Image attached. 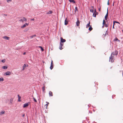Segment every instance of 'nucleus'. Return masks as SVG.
<instances>
[{
	"label": "nucleus",
	"mask_w": 123,
	"mask_h": 123,
	"mask_svg": "<svg viewBox=\"0 0 123 123\" xmlns=\"http://www.w3.org/2000/svg\"><path fill=\"white\" fill-rule=\"evenodd\" d=\"M104 25L105 26V27H107L108 26V25L107 24H106L105 22Z\"/></svg>",
	"instance_id": "28"
},
{
	"label": "nucleus",
	"mask_w": 123,
	"mask_h": 123,
	"mask_svg": "<svg viewBox=\"0 0 123 123\" xmlns=\"http://www.w3.org/2000/svg\"><path fill=\"white\" fill-rule=\"evenodd\" d=\"M46 102L47 103L45 105L48 106V105H49V102Z\"/></svg>",
	"instance_id": "39"
},
{
	"label": "nucleus",
	"mask_w": 123,
	"mask_h": 123,
	"mask_svg": "<svg viewBox=\"0 0 123 123\" xmlns=\"http://www.w3.org/2000/svg\"><path fill=\"white\" fill-rule=\"evenodd\" d=\"M28 65L27 64H25L23 66V68L25 69L26 67H28Z\"/></svg>",
	"instance_id": "11"
},
{
	"label": "nucleus",
	"mask_w": 123,
	"mask_h": 123,
	"mask_svg": "<svg viewBox=\"0 0 123 123\" xmlns=\"http://www.w3.org/2000/svg\"><path fill=\"white\" fill-rule=\"evenodd\" d=\"M117 41L118 42H120V40L118 39L117 40Z\"/></svg>",
	"instance_id": "47"
},
{
	"label": "nucleus",
	"mask_w": 123,
	"mask_h": 123,
	"mask_svg": "<svg viewBox=\"0 0 123 123\" xmlns=\"http://www.w3.org/2000/svg\"><path fill=\"white\" fill-rule=\"evenodd\" d=\"M36 36V35L35 34H34V35L30 36V37L31 38H32L33 37H35Z\"/></svg>",
	"instance_id": "25"
},
{
	"label": "nucleus",
	"mask_w": 123,
	"mask_h": 123,
	"mask_svg": "<svg viewBox=\"0 0 123 123\" xmlns=\"http://www.w3.org/2000/svg\"><path fill=\"white\" fill-rule=\"evenodd\" d=\"M114 21V22H115V23H117L118 24H120V23L119 22L116 21Z\"/></svg>",
	"instance_id": "41"
},
{
	"label": "nucleus",
	"mask_w": 123,
	"mask_h": 123,
	"mask_svg": "<svg viewBox=\"0 0 123 123\" xmlns=\"http://www.w3.org/2000/svg\"><path fill=\"white\" fill-rule=\"evenodd\" d=\"M114 2L113 3V6H114Z\"/></svg>",
	"instance_id": "61"
},
{
	"label": "nucleus",
	"mask_w": 123,
	"mask_h": 123,
	"mask_svg": "<svg viewBox=\"0 0 123 123\" xmlns=\"http://www.w3.org/2000/svg\"><path fill=\"white\" fill-rule=\"evenodd\" d=\"M77 20L76 22V26H79L80 22L79 20L78 19V18H77Z\"/></svg>",
	"instance_id": "7"
},
{
	"label": "nucleus",
	"mask_w": 123,
	"mask_h": 123,
	"mask_svg": "<svg viewBox=\"0 0 123 123\" xmlns=\"http://www.w3.org/2000/svg\"><path fill=\"white\" fill-rule=\"evenodd\" d=\"M109 0H108V2H107V5H109V4H109Z\"/></svg>",
	"instance_id": "42"
},
{
	"label": "nucleus",
	"mask_w": 123,
	"mask_h": 123,
	"mask_svg": "<svg viewBox=\"0 0 123 123\" xmlns=\"http://www.w3.org/2000/svg\"><path fill=\"white\" fill-rule=\"evenodd\" d=\"M122 76H123V72L122 73Z\"/></svg>",
	"instance_id": "62"
},
{
	"label": "nucleus",
	"mask_w": 123,
	"mask_h": 123,
	"mask_svg": "<svg viewBox=\"0 0 123 123\" xmlns=\"http://www.w3.org/2000/svg\"><path fill=\"white\" fill-rule=\"evenodd\" d=\"M49 96H53V93L52 92L50 91L49 92Z\"/></svg>",
	"instance_id": "12"
},
{
	"label": "nucleus",
	"mask_w": 123,
	"mask_h": 123,
	"mask_svg": "<svg viewBox=\"0 0 123 123\" xmlns=\"http://www.w3.org/2000/svg\"><path fill=\"white\" fill-rule=\"evenodd\" d=\"M39 48H40L41 49V50L42 51H43L44 50V49H43V48L41 46H39Z\"/></svg>",
	"instance_id": "22"
},
{
	"label": "nucleus",
	"mask_w": 123,
	"mask_h": 123,
	"mask_svg": "<svg viewBox=\"0 0 123 123\" xmlns=\"http://www.w3.org/2000/svg\"><path fill=\"white\" fill-rule=\"evenodd\" d=\"M27 20V19L25 18V17H23V19H20V20H19V21H22V22H23L24 21H26Z\"/></svg>",
	"instance_id": "5"
},
{
	"label": "nucleus",
	"mask_w": 123,
	"mask_h": 123,
	"mask_svg": "<svg viewBox=\"0 0 123 123\" xmlns=\"http://www.w3.org/2000/svg\"><path fill=\"white\" fill-rule=\"evenodd\" d=\"M122 32H123V30H122Z\"/></svg>",
	"instance_id": "63"
},
{
	"label": "nucleus",
	"mask_w": 123,
	"mask_h": 123,
	"mask_svg": "<svg viewBox=\"0 0 123 123\" xmlns=\"http://www.w3.org/2000/svg\"><path fill=\"white\" fill-rule=\"evenodd\" d=\"M18 102H21V100L20 99H18Z\"/></svg>",
	"instance_id": "45"
},
{
	"label": "nucleus",
	"mask_w": 123,
	"mask_h": 123,
	"mask_svg": "<svg viewBox=\"0 0 123 123\" xmlns=\"http://www.w3.org/2000/svg\"><path fill=\"white\" fill-rule=\"evenodd\" d=\"M31 21H34V18H32L31 19Z\"/></svg>",
	"instance_id": "44"
},
{
	"label": "nucleus",
	"mask_w": 123,
	"mask_h": 123,
	"mask_svg": "<svg viewBox=\"0 0 123 123\" xmlns=\"http://www.w3.org/2000/svg\"><path fill=\"white\" fill-rule=\"evenodd\" d=\"M92 29V26L91 25L89 27V28L88 29V30L90 31H91Z\"/></svg>",
	"instance_id": "21"
},
{
	"label": "nucleus",
	"mask_w": 123,
	"mask_h": 123,
	"mask_svg": "<svg viewBox=\"0 0 123 123\" xmlns=\"http://www.w3.org/2000/svg\"><path fill=\"white\" fill-rule=\"evenodd\" d=\"M105 20L104 19L103 21L102 24L103 25V26H102V28H103L104 27V25H105Z\"/></svg>",
	"instance_id": "18"
},
{
	"label": "nucleus",
	"mask_w": 123,
	"mask_h": 123,
	"mask_svg": "<svg viewBox=\"0 0 123 123\" xmlns=\"http://www.w3.org/2000/svg\"><path fill=\"white\" fill-rule=\"evenodd\" d=\"M69 1L70 2H72L74 3L75 4L76 3L75 1L74 0H69Z\"/></svg>",
	"instance_id": "13"
},
{
	"label": "nucleus",
	"mask_w": 123,
	"mask_h": 123,
	"mask_svg": "<svg viewBox=\"0 0 123 123\" xmlns=\"http://www.w3.org/2000/svg\"><path fill=\"white\" fill-rule=\"evenodd\" d=\"M53 12L51 11H49V12H47V14H51Z\"/></svg>",
	"instance_id": "16"
},
{
	"label": "nucleus",
	"mask_w": 123,
	"mask_h": 123,
	"mask_svg": "<svg viewBox=\"0 0 123 123\" xmlns=\"http://www.w3.org/2000/svg\"><path fill=\"white\" fill-rule=\"evenodd\" d=\"M66 40L65 39H63L62 37L60 38V42L62 43H63L65 42Z\"/></svg>",
	"instance_id": "4"
},
{
	"label": "nucleus",
	"mask_w": 123,
	"mask_h": 123,
	"mask_svg": "<svg viewBox=\"0 0 123 123\" xmlns=\"http://www.w3.org/2000/svg\"><path fill=\"white\" fill-rule=\"evenodd\" d=\"M25 123V122H23V123Z\"/></svg>",
	"instance_id": "64"
},
{
	"label": "nucleus",
	"mask_w": 123,
	"mask_h": 123,
	"mask_svg": "<svg viewBox=\"0 0 123 123\" xmlns=\"http://www.w3.org/2000/svg\"><path fill=\"white\" fill-rule=\"evenodd\" d=\"M118 39L116 37L115 38V39H114V41H117V40Z\"/></svg>",
	"instance_id": "31"
},
{
	"label": "nucleus",
	"mask_w": 123,
	"mask_h": 123,
	"mask_svg": "<svg viewBox=\"0 0 123 123\" xmlns=\"http://www.w3.org/2000/svg\"><path fill=\"white\" fill-rule=\"evenodd\" d=\"M5 111H1L0 112V115H1L2 114H5Z\"/></svg>",
	"instance_id": "20"
},
{
	"label": "nucleus",
	"mask_w": 123,
	"mask_h": 123,
	"mask_svg": "<svg viewBox=\"0 0 123 123\" xmlns=\"http://www.w3.org/2000/svg\"><path fill=\"white\" fill-rule=\"evenodd\" d=\"M13 101V98H11L10 99V103L12 104Z\"/></svg>",
	"instance_id": "24"
},
{
	"label": "nucleus",
	"mask_w": 123,
	"mask_h": 123,
	"mask_svg": "<svg viewBox=\"0 0 123 123\" xmlns=\"http://www.w3.org/2000/svg\"><path fill=\"white\" fill-rule=\"evenodd\" d=\"M95 13L96 15H98V13L97 12H96V13Z\"/></svg>",
	"instance_id": "55"
},
{
	"label": "nucleus",
	"mask_w": 123,
	"mask_h": 123,
	"mask_svg": "<svg viewBox=\"0 0 123 123\" xmlns=\"http://www.w3.org/2000/svg\"><path fill=\"white\" fill-rule=\"evenodd\" d=\"M53 67H54V64L51 65V64L50 67V69L51 70H52L53 68Z\"/></svg>",
	"instance_id": "19"
},
{
	"label": "nucleus",
	"mask_w": 123,
	"mask_h": 123,
	"mask_svg": "<svg viewBox=\"0 0 123 123\" xmlns=\"http://www.w3.org/2000/svg\"><path fill=\"white\" fill-rule=\"evenodd\" d=\"M114 55V52H112L111 54V55L109 58V61H110L111 60V62H114V60L113 59V58L114 57V56H112V55Z\"/></svg>",
	"instance_id": "1"
},
{
	"label": "nucleus",
	"mask_w": 123,
	"mask_h": 123,
	"mask_svg": "<svg viewBox=\"0 0 123 123\" xmlns=\"http://www.w3.org/2000/svg\"><path fill=\"white\" fill-rule=\"evenodd\" d=\"M115 23L114 22V21H113V25H115Z\"/></svg>",
	"instance_id": "48"
},
{
	"label": "nucleus",
	"mask_w": 123,
	"mask_h": 123,
	"mask_svg": "<svg viewBox=\"0 0 123 123\" xmlns=\"http://www.w3.org/2000/svg\"><path fill=\"white\" fill-rule=\"evenodd\" d=\"M1 61L3 63H4L6 61V60L5 59H4L1 60Z\"/></svg>",
	"instance_id": "27"
},
{
	"label": "nucleus",
	"mask_w": 123,
	"mask_h": 123,
	"mask_svg": "<svg viewBox=\"0 0 123 123\" xmlns=\"http://www.w3.org/2000/svg\"><path fill=\"white\" fill-rule=\"evenodd\" d=\"M108 29H107V30L106 31V32H105V33L106 34V33H107V32H108Z\"/></svg>",
	"instance_id": "49"
},
{
	"label": "nucleus",
	"mask_w": 123,
	"mask_h": 123,
	"mask_svg": "<svg viewBox=\"0 0 123 123\" xmlns=\"http://www.w3.org/2000/svg\"><path fill=\"white\" fill-rule=\"evenodd\" d=\"M91 104H89L88 105V108L90 107V105L91 106Z\"/></svg>",
	"instance_id": "50"
},
{
	"label": "nucleus",
	"mask_w": 123,
	"mask_h": 123,
	"mask_svg": "<svg viewBox=\"0 0 123 123\" xmlns=\"http://www.w3.org/2000/svg\"><path fill=\"white\" fill-rule=\"evenodd\" d=\"M108 9H107V13L105 15V20H106L108 18Z\"/></svg>",
	"instance_id": "9"
},
{
	"label": "nucleus",
	"mask_w": 123,
	"mask_h": 123,
	"mask_svg": "<svg viewBox=\"0 0 123 123\" xmlns=\"http://www.w3.org/2000/svg\"><path fill=\"white\" fill-rule=\"evenodd\" d=\"M90 11L91 12L93 13L94 11L93 8H92V9H90Z\"/></svg>",
	"instance_id": "30"
},
{
	"label": "nucleus",
	"mask_w": 123,
	"mask_h": 123,
	"mask_svg": "<svg viewBox=\"0 0 123 123\" xmlns=\"http://www.w3.org/2000/svg\"><path fill=\"white\" fill-rule=\"evenodd\" d=\"M26 27V26H25V25L24 24L23 25H22L21 26V28H23L24 27Z\"/></svg>",
	"instance_id": "35"
},
{
	"label": "nucleus",
	"mask_w": 123,
	"mask_h": 123,
	"mask_svg": "<svg viewBox=\"0 0 123 123\" xmlns=\"http://www.w3.org/2000/svg\"><path fill=\"white\" fill-rule=\"evenodd\" d=\"M3 38L5 39L9 40V39L10 38L9 37L5 36L3 37Z\"/></svg>",
	"instance_id": "10"
},
{
	"label": "nucleus",
	"mask_w": 123,
	"mask_h": 123,
	"mask_svg": "<svg viewBox=\"0 0 123 123\" xmlns=\"http://www.w3.org/2000/svg\"><path fill=\"white\" fill-rule=\"evenodd\" d=\"M4 79L3 78L1 77L0 78V81H4Z\"/></svg>",
	"instance_id": "26"
},
{
	"label": "nucleus",
	"mask_w": 123,
	"mask_h": 123,
	"mask_svg": "<svg viewBox=\"0 0 123 123\" xmlns=\"http://www.w3.org/2000/svg\"><path fill=\"white\" fill-rule=\"evenodd\" d=\"M63 44L62 43L60 42V46L59 47V49L61 50H62L63 48H62V46H63Z\"/></svg>",
	"instance_id": "3"
},
{
	"label": "nucleus",
	"mask_w": 123,
	"mask_h": 123,
	"mask_svg": "<svg viewBox=\"0 0 123 123\" xmlns=\"http://www.w3.org/2000/svg\"><path fill=\"white\" fill-rule=\"evenodd\" d=\"M2 68L4 69H6L7 68V67L6 66H4L2 67Z\"/></svg>",
	"instance_id": "15"
},
{
	"label": "nucleus",
	"mask_w": 123,
	"mask_h": 123,
	"mask_svg": "<svg viewBox=\"0 0 123 123\" xmlns=\"http://www.w3.org/2000/svg\"><path fill=\"white\" fill-rule=\"evenodd\" d=\"M108 21H106V22H107V24L108 25V24L109 25V23L108 22Z\"/></svg>",
	"instance_id": "53"
},
{
	"label": "nucleus",
	"mask_w": 123,
	"mask_h": 123,
	"mask_svg": "<svg viewBox=\"0 0 123 123\" xmlns=\"http://www.w3.org/2000/svg\"><path fill=\"white\" fill-rule=\"evenodd\" d=\"M25 116V114H24L22 115V116L23 117H24Z\"/></svg>",
	"instance_id": "52"
},
{
	"label": "nucleus",
	"mask_w": 123,
	"mask_h": 123,
	"mask_svg": "<svg viewBox=\"0 0 123 123\" xmlns=\"http://www.w3.org/2000/svg\"><path fill=\"white\" fill-rule=\"evenodd\" d=\"M26 54V53L25 52H24L23 53V55H25Z\"/></svg>",
	"instance_id": "54"
},
{
	"label": "nucleus",
	"mask_w": 123,
	"mask_h": 123,
	"mask_svg": "<svg viewBox=\"0 0 123 123\" xmlns=\"http://www.w3.org/2000/svg\"><path fill=\"white\" fill-rule=\"evenodd\" d=\"M45 108L46 109H47V106H46V105H45Z\"/></svg>",
	"instance_id": "51"
},
{
	"label": "nucleus",
	"mask_w": 123,
	"mask_h": 123,
	"mask_svg": "<svg viewBox=\"0 0 123 123\" xmlns=\"http://www.w3.org/2000/svg\"><path fill=\"white\" fill-rule=\"evenodd\" d=\"M11 72L9 71H8L5 73L4 74L6 75H9L11 74Z\"/></svg>",
	"instance_id": "6"
},
{
	"label": "nucleus",
	"mask_w": 123,
	"mask_h": 123,
	"mask_svg": "<svg viewBox=\"0 0 123 123\" xmlns=\"http://www.w3.org/2000/svg\"><path fill=\"white\" fill-rule=\"evenodd\" d=\"M29 30V28H26L24 30V32H25L27 31H28Z\"/></svg>",
	"instance_id": "23"
},
{
	"label": "nucleus",
	"mask_w": 123,
	"mask_h": 123,
	"mask_svg": "<svg viewBox=\"0 0 123 123\" xmlns=\"http://www.w3.org/2000/svg\"><path fill=\"white\" fill-rule=\"evenodd\" d=\"M51 65H53V64H53V61L52 60L51 61Z\"/></svg>",
	"instance_id": "43"
},
{
	"label": "nucleus",
	"mask_w": 123,
	"mask_h": 123,
	"mask_svg": "<svg viewBox=\"0 0 123 123\" xmlns=\"http://www.w3.org/2000/svg\"><path fill=\"white\" fill-rule=\"evenodd\" d=\"M95 13H93V16L95 17H96V14Z\"/></svg>",
	"instance_id": "32"
},
{
	"label": "nucleus",
	"mask_w": 123,
	"mask_h": 123,
	"mask_svg": "<svg viewBox=\"0 0 123 123\" xmlns=\"http://www.w3.org/2000/svg\"><path fill=\"white\" fill-rule=\"evenodd\" d=\"M91 7L93 8V6H91Z\"/></svg>",
	"instance_id": "59"
},
{
	"label": "nucleus",
	"mask_w": 123,
	"mask_h": 123,
	"mask_svg": "<svg viewBox=\"0 0 123 123\" xmlns=\"http://www.w3.org/2000/svg\"><path fill=\"white\" fill-rule=\"evenodd\" d=\"M115 95H112V97H115Z\"/></svg>",
	"instance_id": "56"
},
{
	"label": "nucleus",
	"mask_w": 123,
	"mask_h": 123,
	"mask_svg": "<svg viewBox=\"0 0 123 123\" xmlns=\"http://www.w3.org/2000/svg\"><path fill=\"white\" fill-rule=\"evenodd\" d=\"M78 11V8L76 6L75 8V12H76V11Z\"/></svg>",
	"instance_id": "29"
},
{
	"label": "nucleus",
	"mask_w": 123,
	"mask_h": 123,
	"mask_svg": "<svg viewBox=\"0 0 123 123\" xmlns=\"http://www.w3.org/2000/svg\"><path fill=\"white\" fill-rule=\"evenodd\" d=\"M91 25H90V21L89 22V23H88L86 25V27L87 28L88 27H89Z\"/></svg>",
	"instance_id": "17"
},
{
	"label": "nucleus",
	"mask_w": 123,
	"mask_h": 123,
	"mask_svg": "<svg viewBox=\"0 0 123 123\" xmlns=\"http://www.w3.org/2000/svg\"><path fill=\"white\" fill-rule=\"evenodd\" d=\"M45 86H44L42 87V91L43 92H44L45 90Z\"/></svg>",
	"instance_id": "34"
},
{
	"label": "nucleus",
	"mask_w": 123,
	"mask_h": 123,
	"mask_svg": "<svg viewBox=\"0 0 123 123\" xmlns=\"http://www.w3.org/2000/svg\"><path fill=\"white\" fill-rule=\"evenodd\" d=\"M93 111L94 112V111H95V110H93Z\"/></svg>",
	"instance_id": "60"
},
{
	"label": "nucleus",
	"mask_w": 123,
	"mask_h": 123,
	"mask_svg": "<svg viewBox=\"0 0 123 123\" xmlns=\"http://www.w3.org/2000/svg\"><path fill=\"white\" fill-rule=\"evenodd\" d=\"M114 25H113V27H112V28L113 29H114Z\"/></svg>",
	"instance_id": "58"
},
{
	"label": "nucleus",
	"mask_w": 123,
	"mask_h": 123,
	"mask_svg": "<svg viewBox=\"0 0 123 123\" xmlns=\"http://www.w3.org/2000/svg\"><path fill=\"white\" fill-rule=\"evenodd\" d=\"M29 24V23H25V24H24V25H25V26H28Z\"/></svg>",
	"instance_id": "38"
},
{
	"label": "nucleus",
	"mask_w": 123,
	"mask_h": 123,
	"mask_svg": "<svg viewBox=\"0 0 123 123\" xmlns=\"http://www.w3.org/2000/svg\"><path fill=\"white\" fill-rule=\"evenodd\" d=\"M33 99L34 101L35 102H37V101L36 99L34 97H33Z\"/></svg>",
	"instance_id": "33"
},
{
	"label": "nucleus",
	"mask_w": 123,
	"mask_h": 123,
	"mask_svg": "<svg viewBox=\"0 0 123 123\" xmlns=\"http://www.w3.org/2000/svg\"><path fill=\"white\" fill-rule=\"evenodd\" d=\"M100 10H101L100 8H98V10H99V11H100Z\"/></svg>",
	"instance_id": "57"
},
{
	"label": "nucleus",
	"mask_w": 123,
	"mask_h": 123,
	"mask_svg": "<svg viewBox=\"0 0 123 123\" xmlns=\"http://www.w3.org/2000/svg\"><path fill=\"white\" fill-rule=\"evenodd\" d=\"M29 24V23H25V24H24V25H25V26H28Z\"/></svg>",
	"instance_id": "37"
},
{
	"label": "nucleus",
	"mask_w": 123,
	"mask_h": 123,
	"mask_svg": "<svg viewBox=\"0 0 123 123\" xmlns=\"http://www.w3.org/2000/svg\"><path fill=\"white\" fill-rule=\"evenodd\" d=\"M68 21H67V18H66L65 19L64 21V25H68Z\"/></svg>",
	"instance_id": "8"
},
{
	"label": "nucleus",
	"mask_w": 123,
	"mask_h": 123,
	"mask_svg": "<svg viewBox=\"0 0 123 123\" xmlns=\"http://www.w3.org/2000/svg\"><path fill=\"white\" fill-rule=\"evenodd\" d=\"M12 1V0H6L7 2L8 3H9L10 2H11Z\"/></svg>",
	"instance_id": "40"
},
{
	"label": "nucleus",
	"mask_w": 123,
	"mask_h": 123,
	"mask_svg": "<svg viewBox=\"0 0 123 123\" xmlns=\"http://www.w3.org/2000/svg\"><path fill=\"white\" fill-rule=\"evenodd\" d=\"M29 102H28L24 104L23 106V108H25L28 106L29 105Z\"/></svg>",
	"instance_id": "2"
},
{
	"label": "nucleus",
	"mask_w": 123,
	"mask_h": 123,
	"mask_svg": "<svg viewBox=\"0 0 123 123\" xmlns=\"http://www.w3.org/2000/svg\"><path fill=\"white\" fill-rule=\"evenodd\" d=\"M18 99H20L21 98V97L18 94Z\"/></svg>",
	"instance_id": "36"
},
{
	"label": "nucleus",
	"mask_w": 123,
	"mask_h": 123,
	"mask_svg": "<svg viewBox=\"0 0 123 123\" xmlns=\"http://www.w3.org/2000/svg\"><path fill=\"white\" fill-rule=\"evenodd\" d=\"M114 55H117L118 54V51L117 50H115V51L114 52Z\"/></svg>",
	"instance_id": "14"
},
{
	"label": "nucleus",
	"mask_w": 123,
	"mask_h": 123,
	"mask_svg": "<svg viewBox=\"0 0 123 123\" xmlns=\"http://www.w3.org/2000/svg\"><path fill=\"white\" fill-rule=\"evenodd\" d=\"M97 12L96 11V10H94V12L93 11V13H95Z\"/></svg>",
	"instance_id": "46"
}]
</instances>
